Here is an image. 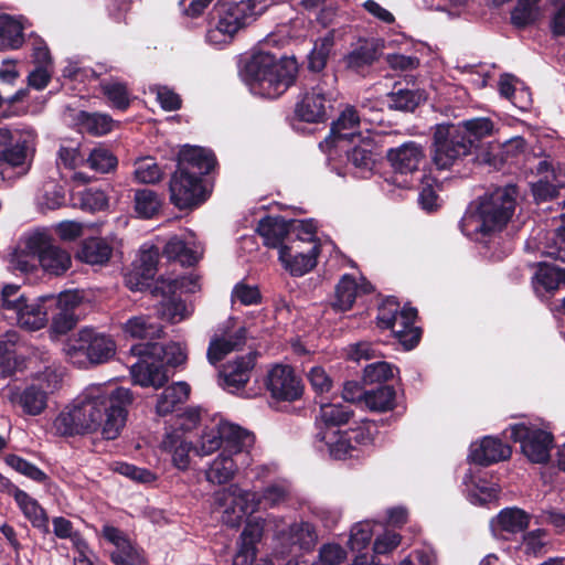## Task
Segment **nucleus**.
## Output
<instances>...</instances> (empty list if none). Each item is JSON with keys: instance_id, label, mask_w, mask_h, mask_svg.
<instances>
[{"instance_id": "f257e3e1", "label": "nucleus", "mask_w": 565, "mask_h": 565, "mask_svg": "<svg viewBox=\"0 0 565 565\" xmlns=\"http://www.w3.org/2000/svg\"><path fill=\"white\" fill-rule=\"evenodd\" d=\"M131 403L129 388L92 384L56 415L52 429L57 436L99 431L104 439L114 440L126 425Z\"/></svg>"}, {"instance_id": "f03ea898", "label": "nucleus", "mask_w": 565, "mask_h": 565, "mask_svg": "<svg viewBox=\"0 0 565 565\" xmlns=\"http://www.w3.org/2000/svg\"><path fill=\"white\" fill-rule=\"evenodd\" d=\"M290 484L277 480L267 486L262 493L241 488L237 483L216 491L213 495L215 508L222 513V521L230 526H237L247 514L259 509H271L287 501Z\"/></svg>"}, {"instance_id": "7ed1b4c3", "label": "nucleus", "mask_w": 565, "mask_h": 565, "mask_svg": "<svg viewBox=\"0 0 565 565\" xmlns=\"http://www.w3.org/2000/svg\"><path fill=\"white\" fill-rule=\"evenodd\" d=\"M298 64L294 57H276L268 52L252 55L242 76L253 95L274 99L281 96L294 83Z\"/></svg>"}, {"instance_id": "20e7f679", "label": "nucleus", "mask_w": 565, "mask_h": 565, "mask_svg": "<svg viewBox=\"0 0 565 565\" xmlns=\"http://www.w3.org/2000/svg\"><path fill=\"white\" fill-rule=\"evenodd\" d=\"M518 196L516 186L508 185L482 196L461 218L462 233L471 239L500 231L511 218Z\"/></svg>"}, {"instance_id": "39448f33", "label": "nucleus", "mask_w": 565, "mask_h": 565, "mask_svg": "<svg viewBox=\"0 0 565 565\" xmlns=\"http://www.w3.org/2000/svg\"><path fill=\"white\" fill-rule=\"evenodd\" d=\"M267 8L266 0H239L225 2L215 8L205 40L214 47H223L250 24Z\"/></svg>"}, {"instance_id": "423d86ee", "label": "nucleus", "mask_w": 565, "mask_h": 565, "mask_svg": "<svg viewBox=\"0 0 565 565\" xmlns=\"http://www.w3.org/2000/svg\"><path fill=\"white\" fill-rule=\"evenodd\" d=\"M296 236L278 250L282 267L291 276H302L317 264L320 245L317 241V224L313 220H303L294 225Z\"/></svg>"}, {"instance_id": "0eeeda50", "label": "nucleus", "mask_w": 565, "mask_h": 565, "mask_svg": "<svg viewBox=\"0 0 565 565\" xmlns=\"http://www.w3.org/2000/svg\"><path fill=\"white\" fill-rule=\"evenodd\" d=\"M63 351L72 364L85 369L109 361L116 354V343L105 333L83 328L66 340Z\"/></svg>"}, {"instance_id": "6e6552de", "label": "nucleus", "mask_w": 565, "mask_h": 565, "mask_svg": "<svg viewBox=\"0 0 565 565\" xmlns=\"http://www.w3.org/2000/svg\"><path fill=\"white\" fill-rule=\"evenodd\" d=\"M317 447L335 460L360 459L372 445L373 435L367 427L350 430L340 428L320 429L316 436Z\"/></svg>"}, {"instance_id": "1a4fd4ad", "label": "nucleus", "mask_w": 565, "mask_h": 565, "mask_svg": "<svg viewBox=\"0 0 565 565\" xmlns=\"http://www.w3.org/2000/svg\"><path fill=\"white\" fill-rule=\"evenodd\" d=\"M35 132L32 128H0L1 168L19 169V175L25 174L30 169L34 151ZM10 175L7 173V179Z\"/></svg>"}, {"instance_id": "9d476101", "label": "nucleus", "mask_w": 565, "mask_h": 565, "mask_svg": "<svg viewBox=\"0 0 565 565\" xmlns=\"http://www.w3.org/2000/svg\"><path fill=\"white\" fill-rule=\"evenodd\" d=\"M254 437L243 440L232 447L222 448L217 456L207 465L205 479L214 486H222L232 481L238 471L250 465L252 458L249 448Z\"/></svg>"}, {"instance_id": "9b49d317", "label": "nucleus", "mask_w": 565, "mask_h": 565, "mask_svg": "<svg viewBox=\"0 0 565 565\" xmlns=\"http://www.w3.org/2000/svg\"><path fill=\"white\" fill-rule=\"evenodd\" d=\"M247 430L223 418H214L205 426L193 446V451L200 457L212 455L222 448L232 447L243 440L250 439Z\"/></svg>"}, {"instance_id": "f8f14e48", "label": "nucleus", "mask_w": 565, "mask_h": 565, "mask_svg": "<svg viewBox=\"0 0 565 565\" xmlns=\"http://www.w3.org/2000/svg\"><path fill=\"white\" fill-rule=\"evenodd\" d=\"M463 128L457 124H440L434 132L433 161L438 169H449L470 151V141L465 139Z\"/></svg>"}, {"instance_id": "ddd939ff", "label": "nucleus", "mask_w": 565, "mask_h": 565, "mask_svg": "<svg viewBox=\"0 0 565 565\" xmlns=\"http://www.w3.org/2000/svg\"><path fill=\"white\" fill-rule=\"evenodd\" d=\"M417 311L413 307H404L398 311V305L386 300L379 309L377 321L381 328L391 329L406 350L413 349L419 341L420 330L414 327Z\"/></svg>"}, {"instance_id": "4468645a", "label": "nucleus", "mask_w": 565, "mask_h": 565, "mask_svg": "<svg viewBox=\"0 0 565 565\" xmlns=\"http://www.w3.org/2000/svg\"><path fill=\"white\" fill-rule=\"evenodd\" d=\"M504 434L521 444L522 452L530 461L543 463L550 459L553 443L551 433L534 425L518 423L507 428Z\"/></svg>"}, {"instance_id": "2eb2a0df", "label": "nucleus", "mask_w": 565, "mask_h": 565, "mask_svg": "<svg viewBox=\"0 0 565 565\" xmlns=\"http://www.w3.org/2000/svg\"><path fill=\"white\" fill-rule=\"evenodd\" d=\"M362 119L358 110L353 106H347L337 120L331 126V135L323 142H320V148L329 152V158H332V150H343L347 143H354L361 138H365L362 131Z\"/></svg>"}, {"instance_id": "dca6fc26", "label": "nucleus", "mask_w": 565, "mask_h": 565, "mask_svg": "<svg viewBox=\"0 0 565 565\" xmlns=\"http://www.w3.org/2000/svg\"><path fill=\"white\" fill-rule=\"evenodd\" d=\"M28 247L36 254L38 262L44 271L51 275H62L71 266L70 254L52 244L45 232H35L28 237Z\"/></svg>"}, {"instance_id": "f3484780", "label": "nucleus", "mask_w": 565, "mask_h": 565, "mask_svg": "<svg viewBox=\"0 0 565 565\" xmlns=\"http://www.w3.org/2000/svg\"><path fill=\"white\" fill-rule=\"evenodd\" d=\"M202 178L195 173L175 171L170 181L171 202L180 210L196 206L207 198Z\"/></svg>"}, {"instance_id": "a211bd4d", "label": "nucleus", "mask_w": 565, "mask_h": 565, "mask_svg": "<svg viewBox=\"0 0 565 565\" xmlns=\"http://www.w3.org/2000/svg\"><path fill=\"white\" fill-rule=\"evenodd\" d=\"M263 521L265 522V529L275 531L281 544L298 546L300 550H310L317 542L318 535L313 525L309 522H295L285 530L281 527L284 520L275 515H268Z\"/></svg>"}, {"instance_id": "6ab92c4d", "label": "nucleus", "mask_w": 565, "mask_h": 565, "mask_svg": "<svg viewBox=\"0 0 565 565\" xmlns=\"http://www.w3.org/2000/svg\"><path fill=\"white\" fill-rule=\"evenodd\" d=\"M137 354L140 358L130 367L132 382L142 387L159 388L163 386L169 380L164 364L157 356H149L148 344L138 348Z\"/></svg>"}, {"instance_id": "aec40b11", "label": "nucleus", "mask_w": 565, "mask_h": 565, "mask_svg": "<svg viewBox=\"0 0 565 565\" xmlns=\"http://www.w3.org/2000/svg\"><path fill=\"white\" fill-rule=\"evenodd\" d=\"M266 386L271 396L282 401L298 399L302 394L301 380L289 365L277 364L267 375Z\"/></svg>"}, {"instance_id": "412c9836", "label": "nucleus", "mask_w": 565, "mask_h": 565, "mask_svg": "<svg viewBox=\"0 0 565 565\" xmlns=\"http://www.w3.org/2000/svg\"><path fill=\"white\" fill-rule=\"evenodd\" d=\"M540 179L532 184V193L536 202H545L557 195L558 189L565 188V167H553L542 160L536 166Z\"/></svg>"}, {"instance_id": "4be33fe9", "label": "nucleus", "mask_w": 565, "mask_h": 565, "mask_svg": "<svg viewBox=\"0 0 565 565\" xmlns=\"http://www.w3.org/2000/svg\"><path fill=\"white\" fill-rule=\"evenodd\" d=\"M329 94L323 84L318 83L306 90L297 103L295 113L297 117L307 122L322 121L327 116Z\"/></svg>"}, {"instance_id": "5701e85b", "label": "nucleus", "mask_w": 565, "mask_h": 565, "mask_svg": "<svg viewBox=\"0 0 565 565\" xmlns=\"http://www.w3.org/2000/svg\"><path fill=\"white\" fill-rule=\"evenodd\" d=\"M82 300L83 296L77 290H67L57 297L53 296V300H47V303L56 306V312L52 317V326L56 332L65 333L75 326L77 321L75 310Z\"/></svg>"}, {"instance_id": "b1692460", "label": "nucleus", "mask_w": 565, "mask_h": 565, "mask_svg": "<svg viewBox=\"0 0 565 565\" xmlns=\"http://www.w3.org/2000/svg\"><path fill=\"white\" fill-rule=\"evenodd\" d=\"M202 254V246L190 232L181 236L174 235L170 237L163 248V255L167 258L178 260L182 265L188 266L195 264Z\"/></svg>"}, {"instance_id": "393cba45", "label": "nucleus", "mask_w": 565, "mask_h": 565, "mask_svg": "<svg viewBox=\"0 0 565 565\" xmlns=\"http://www.w3.org/2000/svg\"><path fill=\"white\" fill-rule=\"evenodd\" d=\"M214 164V154L209 149L186 145L179 152L178 171L195 173L202 178L213 169Z\"/></svg>"}, {"instance_id": "a878e982", "label": "nucleus", "mask_w": 565, "mask_h": 565, "mask_svg": "<svg viewBox=\"0 0 565 565\" xmlns=\"http://www.w3.org/2000/svg\"><path fill=\"white\" fill-rule=\"evenodd\" d=\"M265 531V522L260 518L249 520L239 537L238 548L233 565H252L256 557V544Z\"/></svg>"}, {"instance_id": "bb28decb", "label": "nucleus", "mask_w": 565, "mask_h": 565, "mask_svg": "<svg viewBox=\"0 0 565 565\" xmlns=\"http://www.w3.org/2000/svg\"><path fill=\"white\" fill-rule=\"evenodd\" d=\"M160 450L170 457L171 463L175 469L180 471L189 469L191 463L190 451L193 450V445L179 430L167 431L163 435Z\"/></svg>"}, {"instance_id": "cd10ccee", "label": "nucleus", "mask_w": 565, "mask_h": 565, "mask_svg": "<svg viewBox=\"0 0 565 565\" xmlns=\"http://www.w3.org/2000/svg\"><path fill=\"white\" fill-rule=\"evenodd\" d=\"M47 300H53V296H46L35 299L31 302L24 300L17 308L10 318H14L17 323L26 330H39L47 321Z\"/></svg>"}, {"instance_id": "c85d7f7f", "label": "nucleus", "mask_w": 565, "mask_h": 565, "mask_svg": "<svg viewBox=\"0 0 565 565\" xmlns=\"http://www.w3.org/2000/svg\"><path fill=\"white\" fill-rule=\"evenodd\" d=\"M365 131L367 132L366 137L355 141L351 150L343 149L347 152L348 163L352 166L353 173L359 178H366L372 172L376 161L373 151L374 142L369 135L370 129L365 128Z\"/></svg>"}, {"instance_id": "c756f323", "label": "nucleus", "mask_w": 565, "mask_h": 565, "mask_svg": "<svg viewBox=\"0 0 565 565\" xmlns=\"http://www.w3.org/2000/svg\"><path fill=\"white\" fill-rule=\"evenodd\" d=\"M387 159L397 172L412 173L418 170L419 164L425 159V150L422 145L408 141L390 149Z\"/></svg>"}, {"instance_id": "7c9ffc66", "label": "nucleus", "mask_w": 565, "mask_h": 565, "mask_svg": "<svg viewBox=\"0 0 565 565\" xmlns=\"http://www.w3.org/2000/svg\"><path fill=\"white\" fill-rule=\"evenodd\" d=\"M510 456L511 448L500 439L493 437H484L480 441L473 443L470 446L469 458L473 462L482 466L505 460Z\"/></svg>"}, {"instance_id": "2f4dec72", "label": "nucleus", "mask_w": 565, "mask_h": 565, "mask_svg": "<svg viewBox=\"0 0 565 565\" xmlns=\"http://www.w3.org/2000/svg\"><path fill=\"white\" fill-rule=\"evenodd\" d=\"M299 222H287L280 216H266L259 221L257 232L264 238L267 246L279 249L281 245H286L284 239L289 233L296 235L294 225Z\"/></svg>"}, {"instance_id": "473e14b6", "label": "nucleus", "mask_w": 565, "mask_h": 565, "mask_svg": "<svg viewBox=\"0 0 565 565\" xmlns=\"http://www.w3.org/2000/svg\"><path fill=\"white\" fill-rule=\"evenodd\" d=\"M384 47L385 43L381 39H361L358 45L344 56V63L348 68L359 71L372 64Z\"/></svg>"}, {"instance_id": "72a5a7b5", "label": "nucleus", "mask_w": 565, "mask_h": 565, "mask_svg": "<svg viewBox=\"0 0 565 565\" xmlns=\"http://www.w3.org/2000/svg\"><path fill=\"white\" fill-rule=\"evenodd\" d=\"M372 286L364 278L355 280L349 275H344L335 288V300L333 308L340 311H347L353 306L355 298L361 294H367Z\"/></svg>"}, {"instance_id": "f704fd0d", "label": "nucleus", "mask_w": 565, "mask_h": 565, "mask_svg": "<svg viewBox=\"0 0 565 565\" xmlns=\"http://www.w3.org/2000/svg\"><path fill=\"white\" fill-rule=\"evenodd\" d=\"M254 366L252 355L242 356L225 365L222 377L223 387L231 393L244 387L250 377V371Z\"/></svg>"}, {"instance_id": "c9c22d12", "label": "nucleus", "mask_w": 565, "mask_h": 565, "mask_svg": "<svg viewBox=\"0 0 565 565\" xmlns=\"http://www.w3.org/2000/svg\"><path fill=\"white\" fill-rule=\"evenodd\" d=\"M463 482L467 498L475 505H483L498 499L500 487L495 482L472 473L466 475Z\"/></svg>"}, {"instance_id": "e433bc0d", "label": "nucleus", "mask_w": 565, "mask_h": 565, "mask_svg": "<svg viewBox=\"0 0 565 565\" xmlns=\"http://www.w3.org/2000/svg\"><path fill=\"white\" fill-rule=\"evenodd\" d=\"M245 341V330L239 328L233 333L215 334L207 349V360L211 364H216L228 353L238 350Z\"/></svg>"}, {"instance_id": "4c0bfd02", "label": "nucleus", "mask_w": 565, "mask_h": 565, "mask_svg": "<svg viewBox=\"0 0 565 565\" xmlns=\"http://www.w3.org/2000/svg\"><path fill=\"white\" fill-rule=\"evenodd\" d=\"M24 19L0 13V49L15 50L23 44Z\"/></svg>"}, {"instance_id": "58836bf2", "label": "nucleus", "mask_w": 565, "mask_h": 565, "mask_svg": "<svg viewBox=\"0 0 565 565\" xmlns=\"http://www.w3.org/2000/svg\"><path fill=\"white\" fill-rule=\"evenodd\" d=\"M9 401L13 404H19L23 412L31 416L41 414L46 407V392L31 385L22 393L10 390Z\"/></svg>"}, {"instance_id": "ea45409f", "label": "nucleus", "mask_w": 565, "mask_h": 565, "mask_svg": "<svg viewBox=\"0 0 565 565\" xmlns=\"http://www.w3.org/2000/svg\"><path fill=\"white\" fill-rule=\"evenodd\" d=\"M190 395V385L186 382H175L167 386L157 397L156 413L167 416L174 412L179 404L184 403Z\"/></svg>"}, {"instance_id": "a19ab883", "label": "nucleus", "mask_w": 565, "mask_h": 565, "mask_svg": "<svg viewBox=\"0 0 565 565\" xmlns=\"http://www.w3.org/2000/svg\"><path fill=\"white\" fill-rule=\"evenodd\" d=\"M122 332L127 338L152 340L161 337V326L151 317L140 315L129 318L122 324Z\"/></svg>"}, {"instance_id": "79ce46f5", "label": "nucleus", "mask_w": 565, "mask_h": 565, "mask_svg": "<svg viewBox=\"0 0 565 565\" xmlns=\"http://www.w3.org/2000/svg\"><path fill=\"white\" fill-rule=\"evenodd\" d=\"M111 254L113 246L106 238L90 237L82 243L77 258L90 265H104L110 259Z\"/></svg>"}, {"instance_id": "37998d69", "label": "nucleus", "mask_w": 565, "mask_h": 565, "mask_svg": "<svg viewBox=\"0 0 565 565\" xmlns=\"http://www.w3.org/2000/svg\"><path fill=\"white\" fill-rule=\"evenodd\" d=\"M14 500L23 515L34 527L49 531V518L39 502L22 490H14Z\"/></svg>"}, {"instance_id": "c03bdc74", "label": "nucleus", "mask_w": 565, "mask_h": 565, "mask_svg": "<svg viewBox=\"0 0 565 565\" xmlns=\"http://www.w3.org/2000/svg\"><path fill=\"white\" fill-rule=\"evenodd\" d=\"M148 354L149 356H157L161 363L166 361L169 366H179L186 362L188 352L186 347L180 342H170L167 345H162L156 342H149Z\"/></svg>"}, {"instance_id": "a18cd8bd", "label": "nucleus", "mask_w": 565, "mask_h": 565, "mask_svg": "<svg viewBox=\"0 0 565 565\" xmlns=\"http://www.w3.org/2000/svg\"><path fill=\"white\" fill-rule=\"evenodd\" d=\"M352 411L341 403L321 404L318 425L320 429L339 428L349 422Z\"/></svg>"}, {"instance_id": "49530a36", "label": "nucleus", "mask_w": 565, "mask_h": 565, "mask_svg": "<svg viewBox=\"0 0 565 565\" xmlns=\"http://www.w3.org/2000/svg\"><path fill=\"white\" fill-rule=\"evenodd\" d=\"M531 515L519 508L503 509L492 525L508 533L524 531L530 524Z\"/></svg>"}, {"instance_id": "de8ad7c7", "label": "nucleus", "mask_w": 565, "mask_h": 565, "mask_svg": "<svg viewBox=\"0 0 565 565\" xmlns=\"http://www.w3.org/2000/svg\"><path fill=\"white\" fill-rule=\"evenodd\" d=\"M158 292L162 295L159 310L163 319L171 323H179L192 315L193 308L174 298V294H169L167 288L159 289Z\"/></svg>"}, {"instance_id": "09e8293b", "label": "nucleus", "mask_w": 565, "mask_h": 565, "mask_svg": "<svg viewBox=\"0 0 565 565\" xmlns=\"http://www.w3.org/2000/svg\"><path fill=\"white\" fill-rule=\"evenodd\" d=\"M516 84L518 79L514 76L504 74L499 81V93L518 108L526 109L531 104L530 93L526 88L518 89Z\"/></svg>"}, {"instance_id": "8fccbe9b", "label": "nucleus", "mask_w": 565, "mask_h": 565, "mask_svg": "<svg viewBox=\"0 0 565 565\" xmlns=\"http://www.w3.org/2000/svg\"><path fill=\"white\" fill-rule=\"evenodd\" d=\"M337 35L340 36L342 33L331 30L315 42V46L309 55V66L311 70L321 71L326 66Z\"/></svg>"}, {"instance_id": "3c124183", "label": "nucleus", "mask_w": 565, "mask_h": 565, "mask_svg": "<svg viewBox=\"0 0 565 565\" xmlns=\"http://www.w3.org/2000/svg\"><path fill=\"white\" fill-rule=\"evenodd\" d=\"M104 96L111 107L125 110L130 105V93L126 83L118 79H107L100 83Z\"/></svg>"}, {"instance_id": "603ef678", "label": "nucleus", "mask_w": 565, "mask_h": 565, "mask_svg": "<svg viewBox=\"0 0 565 565\" xmlns=\"http://www.w3.org/2000/svg\"><path fill=\"white\" fill-rule=\"evenodd\" d=\"M104 537L115 545V551L111 552L110 557L114 562V555L119 554L121 557L128 559H139V551L131 544V542L116 527L105 526L103 530Z\"/></svg>"}, {"instance_id": "864d4df0", "label": "nucleus", "mask_w": 565, "mask_h": 565, "mask_svg": "<svg viewBox=\"0 0 565 565\" xmlns=\"http://www.w3.org/2000/svg\"><path fill=\"white\" fill-rule=\"evenodd\" d=\"M74 204L82 210L97 212L104 211L109 205V199L105 191L97 188H88L73 196Z\"/></svg>"}, {"instance_id": "5fc2aeb1", "label": "nucleus", "mask_w": 565, "mask_h": 565, "mask_svg": "<svg viewBox=\"0 0 565 565\" xmlns=\"http://www.w3.org/2000/svg\"><path fill=\"white\" fill-rule=\"evenodd\" d=\"M462 127L465 139L470 141V148L481 139L492 135L494 130L493 122L486 117L472 118L457 124Z\"/></svg>"}, {"instance_id": "6e6d98bb", "label": "nucleus", "mask_w": 565, "mask_h": 565, "mask_svg": "<svg viewBox=\"0 0 565 565\" xmlns=\"http://www.w3.org/2000/svg\"><path fill=\"white\" fill-rule=\"evenodd\" d=\"M535 288L546 291L555 290L565 282V269L548 264H541L534 278Z\"/></svg>"}, {"instance_id": "4d7b16f0", "label": "nucleus", "mask_w": 565, "mask_h": 565, "mask_svg": "<svg viewBox=\"0 0 565 565\" xmlns=\"http://www.w3.org/2000/svg\"><path fill=\"white\" fill-rule=\"evenodd\" d=\"M395 391L391 386H381L363 394V402L367 408L376 412L391 409L394 405Z\"/></svg>"}, {"instance_id": "13d9d810", "label": "nucleus", "mask_w": 565, "mask_h": 565, "mask_svg": "<svg viewBox=\"0 0 565 565\" xmlns=\"http://www.w3.org/2000/svg\"><path fill=\"white\" fill-rule=\"evenodd\" d=\"M161 206V201L156 192L142 189L135 193V212L139 217L151 218Z\"/></svg>"}, {"instance_id": "bf43d9fd", "label": "nucleus", "mask_w": 565, "mask_h": 565, "mask_svg": "<svg viewBox=\"0 0 565 565\" xmlns=\"http://www.w3.org/2000/svg\"><path fill=\"white\" fill-rule=\"evenodd\" d=\"M78 119L84 130L97 136L108 134L114 127V120L106 114H89L82 111Z\"/></svg>"}, {"instance_id": "052dcab7", "label": "nucleus", "mask_w": 565, "mask_h": 565, "mask_svg": "<svg viewBox=\"0 0 565 565\" xmlns=\"http://www.w3.org/2000/svg\"><path fill=\"white\" fill-rule=\"evenodd\" d=\"M159 259V249L152 245H143L140 249L138 259L134 263V268L140 271L143 279H151L156 274Z\"/></svg>"}, {"instance_id": "680f3d73", "label": "nucleus", "mask_w": 565, "mask_h": 565, "mask_svg": "<svg viewBox=\"0 0 565 565\" xmlns=\"http://www.w3.org/2000/svg\"><path fill=\"white\" fill-rule=\"evenodd\" d=\"M540 0H518L511 13V21L514 25L522 28L533 23L539 17Z\"/></svg>"}, {"instance_id": "e2e57ef3", "label": "nucleus", "mask_w": 565, "mask_h": 565, "mask_svg": "<svg viewBox=\"0 0 565 565\" xmlns=\"http://www.w3.org/2000/svg\"><path fill=\"white\" fill-rule=\"evenodd\" d=\"M559 217L565 222V200L562 202ZM542 254L565 262V226L559 227L553 233L552 237L542 247Z\"/></svg>"}, {"instance_id": "0e129e2a", "label": "nucleus", "mask_w": 565, "mask_h": 565, "mask_svg": "<svg viewBox=\"0 0 565 565\" xmlns=\"http://www.w3.org/2000/svg\"><path fill=\"white\" fill-rule=\"evenodd\" d=\"M87 163L98 173H108L117 167V158L109 149L96 147L90 151Z\"/></svg>"}, {"instance_id": "69168bd1", "label": "nucleus", "mask_w": 565, "mask_h": 565, "mask_svg": "<svg viewBox=\"0 0 565 565\" xmlns=\"http://www.w3.org/2000/svg\"><path fill=\"white\" fill-rule=\"evenodd\" d=\"M134 175L140 183H154L162 178V171L153 159L145 158L136 162Z\"/></svg>"}, {"instance_id": "338daca9", "label": "nucleus", "mask_w": 565, "mask_h": 565, "mask_svg": "<svg viewBox=\"0 0 565 565\" xmlns=\"http://www.w3.org/2000/svg\"><path fill=\"white\" fill-rule=\"evenodd\" d=\"M373 525L371 521L355 523L350 531L349 546L353 551H361L367 546L373 535Z\"/></svg>"}, {"instance_id": "774afa93", "label": "nucleus", "mask_w": 565, "mask_h": 565, "mask_svg": "<svg viewBox=\"0 0 565 565\" xmlns=\"http://www.w3.org/2000/svg\"><path fill=\"white\" fill-rule=\"evenodd\" d=\"M347 557L345 550L337 543H326L319 548L318 561L313 565H340Z\"/></svg>"}]
</instances>
